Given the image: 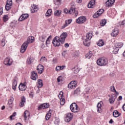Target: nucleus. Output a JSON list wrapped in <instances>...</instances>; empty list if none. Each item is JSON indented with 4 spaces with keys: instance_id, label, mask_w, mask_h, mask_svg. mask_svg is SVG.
<instances>
[{
    "instance_id": "obj_11",
    "label": "nucleus",
    "mask_w": 125,
    "mask_h": 125,
    "mask_svg": "<svg viewBox=\"0 0 125 125\" xmlns=\"http://www.w3.org/2000/svg\"><path fill=\"white\" fill-rule=\"evenodd\" d=\"M43 66L42 64H39L37 66V71L38 72V74H39V75H41L43 72Z\"/></svg>"
},
{
    "instance_id": "obj_20",
    "label": "nucleus",
    "mask_w": 125,
    "mask_h": 125,
    "mask_svg": "<svg viewBox=\"0 0 125 125\" xmlns=\"http://www.w3.org/2000/svg\"><path fill=\"white\" fill-rule=\"evenodd\" d=\"M119 29L117 28H115L112 30V32L111 33L112 37H117V36H118V34H119Z\"/></svg>"
},
{
    "instance_id": "obj_25",
    "label": "nucleus",
    "mask_w": 125,
    "mask_h": 125,
    "mask_svg": "<svg viewBox=\"0 0 125 125\" xmlns=\"http://www.w3.org/2000/svg\"><path fill=\"white\" fill-rule=\"evenodd\" d=\"M31 11L32 13L38 11V6L36 5H32L31 6Z\"/></svg>"
},
{
    "instance_id": "obj_23",
    "label": "nucleus",
    "mask_w": 125,
    "mask_h": 125,
    "mask_svg": "<svg viewBox=\"0 0 125 125\" xmlns=\"http://www.w3.org/2000/svg\"><path fill=\"white\" fill-rule=\"evenodd\" d=\"M72 21H73L72 19L65 21V24L62 26V29H64V28H66V27H67L69 24H71Z\"/></svg>"
},
{
    "instance_id": "obj_21",
    "label": "nucleus",
    "mask_w": 125,
    "mask_h": 125,
    "mask_svg": "<svg viewBox=\"0 0 125 125\" xmlns=\"http://www.w3.org/2000/svg\"><path fill=\"white\" fill-rule=\"evenodd\" d=\"M95 4V0H91L88 4V8H93Z\"/></svg>"
},
{
    "instance_id": "obj_61",
    "label": "nucleus",
    "mask_w": 125,
    "mask_h": 125,
    "mask_svg": "<svg viewBox=\"0 0 125 125\" xmlns=\"http://www.w3.org/2000/svg\"><path fill=\"white\" fill-rule=\"evenodd\" d=\"M63 95V92H61L60 93V95H59V97H62V96Z\"/></svg>"
},
{
    "instance_id": "obj_6",
    "label": "nucleus",
    "mask_w": 125,
    "mask_h": 125,
    "mask_svg": "<svg viewBox=\"0 0 125 125\" xmlns=\"http://www.w3.org/2000/svg\"><path fill=\"white\" fill-rule=\"evenodd\" d=\"M72 119H73V114L68 113L65 115L64 117V121L66 122V123H69V122L71 121Z\"/></svg>"
},
{
    "instance_id": "obj_60",
    "label": "nucleus",
    "mask_w": 125,
    "mask_h": 125,
    "mask_svg": "<svg viewBox=\"0 0 125 125\" xmlns=\"http://www.w3.org/2000/svg\"><path fill=\"white\" fill-rule=\"evenodd\" d=\"M69 43H66L65 44H64V47H65L66 48H67V47H69Z\"/></svg>"
},
{
    "instance_id": "obj_36",
    "label": "nucleus",
    "mask_w": 125,
    "mask_h": 125,
    "mask_svg": "<svg viewBox=\"0 0 125 125\" xmlns=\"http://www.w3.org/2000/svg\"><path fill=\"white\" fill-rule=\"evenodd\" d=\"M8 19H9V18L8 17V15H5L3 17V20L4 22H6V21H8Z\"/></svg>"
},
{
    "instance_id": "obj_10",
    "label": "nucleus",
    "mask_w": 125,
    "mask_h": 125,
    "mask_svg": "<svg viewBox=\"0 0 125 125\" xmlns=\"http://www.w3.org/2000/svg\"><path fill=\"white\" fill-rule=\"evenodd\" d=\"M12 59H10V58H6L4 60V64L7 65V66H10L11 64H12Z\"/></svg>"
},
{
    "instance_id": "obj_4",
    "label": "nucleus",
    "mask_w": 125,
    "mask_h": 125,
    "mask_svg": "<svg viewBox=\"0 0 125 125\" xmlns=\"http://www.w3.org/2000/svg\"><path fill=\"white\" fill-rule=\"evenodd\" d=\"M70 108L71 112H73V113H78V112H79V106H78V104L75 103H72L70 105Z\"/></svg>"
},
{
    "instance_id": "obj_59",
    "label": "nucleus",
    "mask_w": 125,
    "mask_h": 125,
    "mask_svg": "<svg viewBox=\"0 0 125 125\" xmlns=\"http://www.w3.org/2000/svg\"><path fill=\"white\" fill-rule=\"evenodd\" d=\"M29 96L31 98H33L34 97V94L33 93L29 94Z\"/></svg>"
},
{
    "instance_id": "obj_32",
    "label": "nucleus",
    "mask_w": 125,
    "mask_h": 125,
    "mask_svg": "<svg viewBox=\"0 0 125 125\" xmlns=\"http://www.w3.org/2000/svg\"><path fill=\"white\" fill-rule=\"evenodd\" d=\"M113 117L115 118H118V117L120 116V114L119 113V111L117 110H114L113 113Z\"/></svg>"
},
{
    "instance_id": "obj_49",
    "label": "nucleus",
    "mask_w": 125,
    "mask_h": 125,
    "mask_svg": "<svg viewBox=\"0 0 125 125\" xmlns=\"http://www.w3.org/2000/svg\"><path fill=\"white\" fill-rule=\"evenodd\" d=\"M110 89H111V91H112L113 92H116V89L115 88V86H111L110 87Z\"/></svg>"
},
{
    "instance_id": "obj_39",
    "label": "nucleus",
    "mask_w": 125,
    "mask_h": 125,
    "mask_svg": "<svg viewBox=\"0 0 125 125\" xmlns=\"http://www.w3.org/2000/svg\"><path fill=\"white\" fill-rule=\"evenodd\" d=\"M51 38H52V37L51 36H50L46 40V45H47V44H49V43L50 42V40H51Z\"/></svg>"
},
{
    "instance_id": "obj_5",
    "label": "nucleus",
    "mask_w": 125,
    "mask_h": 125,
    "mask_svg": "<svg viewBox=\"0 0 125 125\" xmlns=\"http://www.w3.org/2000/svg\"><path fill=\"white\" fill-rule=\"evenodd\" d=\"M78 85V81H72L68 85V87L69 89H74Z\"/></svg>"
},
{
    "instance_id": "obj_41",
    "label": "nucleus",
    "mask_w": 125,
    "mask_h": 125,
    "mask_svg": "<svg viewBox=\"0 0 125 125\" xmlns=\"http://www.w3.org/2000/svg\"><path fill=\"white\" fill-rule=\"evenodd\" d=\"M107 23V21L106 20H104L101 21V26L103 27V26H105V24Z\"/></svg>"
},
{
    "instance_id": "obj_8",
    "label": "nucleus",
    "mask_w": 125,
    "mask_h": 125,
    "mask_svg": "<svg viewBox=\"0 0 125 125\" xmlns=\"http://www.w3.org/2000/svg\"><path fill=\"white\" fill-rule=\"evenodd\" d=\"M19 88L20 90L21 91H24L25 89H27V85L26 82L24 83H21L19 86Z\"/></svg>"
},
{
    "instance_id": "obj_42",
    "label": "nucleus",
    "mask_w": 125,
    "mask_h": 125,
    "mask_svg": "<svg viewBox=\"0 0 125 125\" xmlns=\"http://www.w3.org/2000/svg\"><path fill=\"white\" fill-rule=\"evenodd\" d=\"M116 45L118 48H121V47H123V45H124V43L123 42L117 43Z\"/></svg>"
},
{
    "instance_id": "obj_34",
    "label": "nucleus",
    "mask_w": 125,
    "mask_h": 125,
    "mask_svg": "<svg viewBox=\"0 0 125 125\" xmlns=\"http://www.w3.org/2000/svg\"><path fill=\"white\" fill-rule=\"evenodd\" d=\"M13 101H14V98L13 97L11 96L10 99L8 102V104L9 105H11L12 103H13Z\"/></svg>"
},
{
    "instance_id": "obj_45",
    "label": "nucleus",
    "mask_w": 125,
    "mask_h": 125,
    "mask_svg": "<svg viewBox=\"0 0 125 125\" xmlns=\"http://www.w3.org/2000/svg\"><path fill=\"white\" fill-rule=\"evenodd\" d=\"M60 104L62 106H63L65 104V99H60Z\"/></svg>"
},
{
    "instance_id": "obj_9",
    "label": "nucleus",
    "mask_w": 125,
    "mask_h": 125,
    "mask_svg": "<svg viewBox=\"0 0 125 125\" xmlns=\"http://www.w3.org/2000/svg\"><path fill=\"white\" fill-rule=\"evenodd\" d=\"M35 42V37L34 36H29L26 41V42H24L27 44V45H29V43H32Z\"/></svg>"
},
{
    "instance_id": "obj_40",
    "label": "nucleus",
    "mask_w": 125,
    "mask_h": 125,
    "mask_svg": "<svg viewBox=\"0 0 125 125\" xmlns=\"http://www.w3.org/2000/svg\"><path fill=\"white\" fill-rule=\"evenodd\" d=\"M50 117H51V113H47L45 116V119L46 120V121H48V120L50 119Z\"/></svg>"
},
{
    "instance_id": "obj_53",
    "label": "nucleus",
    "mask_w": 125,
    "mask_h": 125,
    "mask_svg": "<svg viewBox=\"0 0 125 125\" xmlns=\"http://www.w3.org/2000/svg\"><path fill=\"white\" fill-rule=\"evenodd\" d=\"M118 51H119V48L118 47H117L114 50L113 52H114V53L116 54V53H118Z\"/></svg>"
},
{
    "instance_id": "obj_16",
    "label": "nucleus",
    "mask_w": 125,
    "mask_h": 125,
    "mask_svg": "<svg viewBox=\"0 0 125 125\" xmlns=\"http://www.w3.org/2000/svg\"><path fill=\"white\" fill-rule=\"evenodd\" d=\"M49 107V104H43L38 107V110H41V109H46Z\"/></svg>"
},
{
    "instance_id": "obj_58",
    "label": "nucleus",
    "mask_w": 125,
    "mask_h": 125,
    "mask_svg": "<svg viewBox=\"0 0 125 125\" xmlns=\"http://www.w3.org/2000/svg\"><path fill=\"white\" fill-rule=\"evenodd\" d=\"M3 9L2 8L0 7V15H1L3 13Z\"/></svg>"
},
{
    "instance_id": "obj_22",
    "label": "nucleus",
    "mask_w": 125,
    "mask_h": 125,
    "mask_svg": "<svg viewBox=\"0 0 125 125\" xmlns=\"http://www.w3.org/2000/svg\"><path fill=\"white\" fill-rule=\"evenodd\" d=\"M79 24H83V23H84L86 21V18L84 16H82L79 17Z\"/></svg>"
},
{
    "instance_id": "obj_18",
    "label": "nucleus",
    "mask_w": 125,
    "mask_h": 125,
    "mask_svg": "<svg viewBox=\"0 0 125 125\" xmlns=\"http://www.w3.org/2000/svg\"><path fill=\"white\" fill-rule=\"evenodd\" d=\"M29 17V15L28 14H22L19 19V21H23V20H25L27 19Z\"/></svg>"
},
{
    "instance_id": "obj_12",
    "label": "nucleus",
    "mask_w": 125,
    "mask_h": 125,
    "mask_svg": "<svg viewBox=\"0 0 125 125\" xmlns=\"http://www.w3.org/2000/svg\"><path fill=\"white\" fill-rule=\"evenodd\" d=\"M27 47H28V44L24 42L21 47V53H24V52L26 51V49H27Z\"/></svg>"
},
{
    "instance_id": "obj_50",
    "label": "nucleus",
    "mask_w": 125,
    "mask_h": 125,
    "mask_svg": "<svg viewBox=\"0 0 125 125\" xmlns=\"http://www.w3.org/2000/svg\"><path fill=\"white\" fill-rule=\"evenodd\" d=\"M64 12L66 13V14H68V13L70 14V11L69 10H68V9L67 8L64 9Z\"/></svg>"
},
{
    "instance_id": "obj_51",
    "label": "nucleus",
    "mask_w": 125,
    "mask_h": 125,
    "mask_svg": "<svg viewBox=\"0 0 125 125\" xmlns=\"http://www.w3.org/2000/svg\"><path fill=\"white\" fill-rule=\"evenodd\" d=\"M74 74H78L79 73V68L78 67L77 68L76 67L74 68Z\"/></svg>"
},
{
    "instance_id": "obj_37",
    "label": "nucleus",
    "mask_w": 125,
    "mask_h": 125,
    "mask_svg": "<svg viewBox=\"0 0 125 125\" xmlns=\"http://www.w3.org/2000/svg\"><path fill=\"white\" fill-rule=\"evenodd\" d=\"M54 1L56 5H60L61 4V0H54Z\"/></svg>"
},
{
    "instance_id": "obj_28",
    "label": "nucleus",
    "mask_w": 125,
    "mask_h": 125,
    "mask_svg": "<svg viewBox=\"0 0 125 125\" xmlns=\"http://www.w3.org/2000/svg\"><path fill=\"white\" fill-rule=\"evenodd\" d=\"M54 14L55 16H58V17H59V16H60V15H61V14H62V11H61V10H56L54 12Z\"/></svg>"
},
{
    "instance_id": "obj_64",
    "label": "nucleus",
    "mask_w": 125,
    "mask_h": 125,
    "mask_svg": "<svg viewBox=\"0 0 125 125\" xmlns=\"http://www.w3.org/2000/svg\"><path fill=\"white\" fill-rule=\"evenodd\" d=\"M13 117V115H11L10 116V121H12V117Z\"/></svg>"
},
{
    "instance_id": "obj_62",
    "label": "nucleus",
    "mask_w": 125,
    "mask_h": 125,
    "mask_svg": "<svg viewBox=\"0 0 125 125\" xmlns=\"http://www.w3.org/2000/svg\"><path fill=\"white\" fill-rule=\"evenodd\" d=\"M109 124H113L114 123V121H113V119H111L109 122Z\"/></svg>"
},
{
    "instance_id": "obj_13",
    "label": "nucleus",
    "mask_w": 125,
    "mask_h": 125,
    "mask_svg": "<svg viewBox=\"0 0 125 125\" xmlns=\"http://www.w3.org/2000/svg\"><path fill=\"white\" fill-rule=\"evenodd\" d=\"M79 12L77 11H76L75 8L73 7H71L70 9L69 10V14H74L75 17L78 16Z\"/></svg>"
},
{
    "instance_id": "obj_57",
    "label": "nucleus",
    "mask_w": 125,
    "mask_h": 125,
    "mask_svg": "<svg viewBox=\"0 0 125 125\" xmlns=\"http://www.w3.org/2000/svg\"><path fill=\"white\" fill-rule=\"evenodd\" d=\"M56 70L57 71V72H58L59 71H60V67L59 66H56Z\"/></svg>"
},
{
    "instance_id": "obj_33",
    "label": "nucleus",
    "mask_w": 125,
    "mask_h": 125,
    "mask_svg": "<svg viewBox=\"0 0 125 125\" xmlns=\"http://www.w3.org/2000/svg\"><path fill=\"white\" fill-rule=\"evenodd\" d=\"M86 58H87L88 59H89L91 58V56H92V52L91 51H90L88 53H87L86 55Z\"/></svg>"
},
{
    "instance_id": "obj_54",
    "label": "nucleus",
    "mask_w": 125,
    "mask_h": 125,
    "mask_svg": "<svg viewBox=\"0 0 125 125\" xmlns=\"http://www.w3.org/2000/svg\"><path fill=\"white\" fill-rule=\"evenodd\" d=\"M79 93V88H77L75 90H74V94H78Z\"/></svg>"
},
{
    "instance_id": "obj_14",
    "label": "nucleus",
    "mask_w": 125,
    "mask_h": 125,
    "mask_svg": "<svg viewBox=\"0 0 125 125\" xmlns=\"http://www.w3.org/2000/svg\"><path fill=\"white\" fill-rule=\"evenodd\" d=\"M30 112L28 110H26L23 113V118L24 121H27V120H29V118H30Z\"/></svg>"
},
{
    "instance_id": "obj_35",
    "label": "nucleus",
    "mask_w": 125,
    "mask_h": 125,
    "mask_svg": "<svg viewBox=\"0 0 125 125\" xmlns=\"http://www.w3.org/2000/svg\"><path fill=\"white\" fill-rule=\"evenodd\" d=\"M52 12V11L51 10V9H48L45 14V16L47 17H49V16H50V15H51Z\"/></svg>"
},
{
    "instance_id": "obj_7",
    "label": "nucleus",
    "mask_w": 125,
    "mask_h": 125,
    "mask_svg": "<svg viewBox=\"0 0 125 125\" xmlns=\"http://www.w3.org/2000/svg\"><path fill=\"white\" fill-rule=\"evenodd\" d=\"M104 12V9H100L97 12H96L93 16V18H97V17L100 16Z\"/></svg>"
},
{
    "instance_id": "obj_46",
    "label": "nucleus",
    "mask_w": 125,
    "mask_h": 125,
    "mask_svg": "<svg viewBox=\"0 0 125 125\" xmlns=\"http://www.w3.org/2000/svg\"><path fill=\"white\" fill-rule=\"evenodd\" d=\"M5 40L3 39L1 41V46H4L5 45Z\"/></svg>"
},
{
    "instance_id": "obj_15",
    "label": "nucleus",
    "mask_w": 125,
    "mask_h": 125,
    "mask_svg": "<svg viewBox=\"0 0 125 125\" xmlns=\"http://www.w3.org/2000/svg\"><path fill=\"white\" fill-rule=\"evenodd\" d=\"M16 86H17V79H16V78H15L13 79L12 81V88L15 91V90H16Z\"/></svg>"
},
{
    "instance_id": "obj_17",
    "label": "nucleus",
    "mask_w": 125,
    "mask_h": 125,
    "mask_svg": "<svg viewBox=\"0 0 125 125\" xmlns=\"http://www.w3.org/2000/svg\"><path fill=\"white\" fill-rule=\"evenodd\" d=\"M115 3V0H108L106 3V6L107 7H111Z\"/></svg>"
},
{
    "instance_id": "obj_27",
    "label": "nucleus",
    "mask_w": 125,
    "mask_h": 125,
    "mask_svg": "<svg viewBox=\"0 0 125 125\" xmlns=\"http://www.w3.org/2000/svg\"><path fill=\"white\" fill-rule=\"evenodd\" d=\"M43 85V84L42 83V80L39 79L37 82V87L41 88V87H42Z\"/></svg>"
},
{
    "instance_id": "obj_3",
    "label": "nucleus",
    "mask_w": 125,
    "mask_h": 125,
    "mask_svg": "<svg viewBox=\"0 0 125 125\" xmlns=\"http://www.w3.org/2000/svg\"><path fill=\"white\" fill-rule=\"evenodd\" d=\"M97 63L99 66H106L108 64V60L106 58H102L97 60Z\"/></svg>"
},
{
    "instance_id": "obj_38",
    "label": "nucleus",
    "mask_w": 125,
    "mask_h": 125,
    "mask_svg": "<svg viewBox=\"0 0 125 125\" xmlns=\"http://www.w3.org/2000/svg\"><path fill=\"white\" fill-rule=\"evenodd\" d=\"M12 7V5H8L7 4H6L5 8L6 10L8 11L9 9H10Z\"/></svg>"
},
{
    "instance_id": "obj_56",
    "label": "nucleus",
    "mask_w": 125,
    "mask_h": 125,
    "mask_svg": "<svg viewBox=\"0 0 125 125\" xmlns=\"http://www.w3.org/2000/svg\"><path fill=\"white\" fill-rule=\"evenodd\" d=\"M59 67H60V71H61V70H63V69H64V68H65L66 66L62 65V66H59Z\"/></svg>"
},
{
    "instance_id": "obj_2",
    "label": "nucleus",
    "mask_w": 125,
    "mask_h": 125,
    "mask_svg": "<svg viewBox=\"0 0 125 125\" xmlns=\"http://www.w3.org/2000/svg\"><path fill=\"white\" fill-rule=\"evenodd\" d=\"M93 35L92 33H87L86 34L85 39L84 41L83 42L84 45L85 46H89L90 45V40L92 38Z\"/></svg>"
},
{
    "instance_id": "obj_43",
    "label": "nucleus",
    "mask_w": 125,
    "mask_h": 125,
    "mask_svg": "<svg viewBox=\"0 0 125 125\" xmlns=\"http://www.w3.org/2000/svg\"><path fill=\"white\" fill-rule=\"evenodd\" d=\"M115 99L116 98L114 99L113 97H112L111 98H109L108 101L110 104H112V103H114V102H115Z\"/></svg>"
},
{
    "instance_id": "obj_26",
    "label": "nucleus",
    "mask_w": 125,
    "mask_h": 125,
    "mask_svg": "<svg viewBox=\"0 0 125 125\" xmlns=\"http://www.w3.org/2000/svg\"><path fill=\"white\" fill-rule=\"evenodd\" d=\"M31 79L32 80H33V81H36L37 79H38V74H37V73H35L34 71L32 72L31 76Z\"/></svg>"
},
{
    "instance_id": "obj_29",
    "label": "nucleus",
    "mask_w": 125,
    "mask_h": 125,
    "mask_svg": "<svg viewBox=\"0 0 125 125\" xmlns=\"http://www.w3.org/2000/svg\"><path fill=\"white\" fill-rule=\"evenodd\" d=\"M45 39H46V35L45 34L42 35L39 38L40 41L42 42H45Z\"/></svg>"
},
{
    "instance_id": "obj_30",
    "label": "nucleus",
    "mask_w": 125,
    "mask_h": 125,
    "mask_svg": "<svg viewBox=\"0 0 125 125\" xmlns=\"http://www.w3.org/2000/svg\"><path fill=\"white\" fill-rule=\"evenodd\" d=\"M97 45L99 46H103L104 45V41L103 40H100L97 42Z\"/></svg>"
},
{
    "instance_id": "obj_1",
    "label": "nucleus",
    "mask_w": 125,
    "mask_h": 125,
    "mask_svg": "<svg viewBox=\"0 0 125 125\" xmlns=\"http://www.w3.org/2000/svg\"><path fill=\"white\" fill-rule=\"evenodd\" d=\"M68 37V34L66 32H63L59 37L56 36L54 39H53L52 43L54 46H60L61 44L65 42V40Z\"/></svg>"
},
{
    "instance_id": "obj_48",
    "label": "nucleus",
    "mask_w": 125,
    "mask_h": 125,
    "mask_svg": "<svg viewBox=\"0 0 125 125\" xmlns=\"http://www.w3.org/2000/svg\"><path fill=\"white\" fill-rule=\"evenodd\" d=\"M6 4L12 5V0H7V3Z\"/></svg>"
},
{
    "instance_id": "obj_19",
    "label": "nucleus",
    "mask_w": 125,
    "mask_h": 125,
    "mask_svg": "<svg viewBox=\"0 0 125 125\" xmlns=\"http://www.w3.org/2000/svg\"><path fill=\"white\" fill-rule=\"evenodd\" d=\"M102 105H103V102L102 101L100 102L97 104L98 112L101 113L102 111Z\"/></svg>"
},
{
    "instance_id": "obj_31",
    "label": "nucleus",
    "mask_w": 125,
    "mask_h": 125,
    "mask_svg": "<svg viewBox=\"0 0 125 125\" xmlns=\"http://www.w3.org/2000/svg\"><path fill=\"white\" fill-rule=\"evenodd\" d=\"M27 63L28 64V65H31L33 62H34V59L33 58H29L27 59Z\"/></svg>"
},
{
    "instance_id": "obj_24",
    "label": "nucleus",
    "mask_w": 125,
    "mask_h": 125,
    "mask_svg": "<svg viewBox=\"0 0 125 125\" xmlns=\"http://www.w3.org/2000/svg\"><path fill=\"white\" fill-rule=\"evenodd\" d=\"M26 102V98L22 97L21 99V101L20 104V107H24L25 103Z\"/></svg>"
},
{
    "instance_id": "obj_47",
    "label": "nucleus",
    "mask_w": 125,
    "mask_h": 125,
    "mask_svg": "<svg viewBox=\"0 0 125 125\" xmlns=\"http://www.w3.org/2000/svg\"><path fill=\"white\" fill-rule=\"evenodd\" d=\"M119 25H120L121 26H124V27H125V21H120Z\"/></svg>"
},
{
    "instance_id": "obj_55",
    "label": "nucleus",
    "mask_w": 125,
    "mask_h": 125,
    "mask_svg": "<svg viewBox=\"0 0 125 125\" xmlns=\"http://www.w3.org/2000/svg\"><path fill=\"white\" fill-rule=\"evenodd\" d=\"M10 27H11L12 28H15V23H14V22L11 23Z\"/></svg>"
},
{
    "instance_id": "obj_52",
    "label": "nucleus",
    "mask_w": 125,
    "mask_h": 125,
    "mask_svg": "<svg viewBox=\"0 0 125 125\" xmlns=\"http://www.w3.org/2000/svg\"><path fill=\"white\" fill-rule=\"evenodd\" d=\"M45 60H46V59L45 57H42L40 60V62H41V63H42L44 61H45Z\"/></svg>"
},
{
    "instance_id": "obj_44",
    "label": "nucleus",
    "mask_w": 125,
    "mask_h": 125,
    "mask_svg": "<svg viewBox=\"0 0 125 125\" xmlns=\"http://www.w3.org/2000/svg\"><path fill=\"white\" fill-rule=\"evenodd\" d=\"M57 82L58 83H61V82H63V77H62V76H59L57 78Z\"/></svg>"
},
{
    "instance_id": "obj_63",
    "label": "nucleus",
    "mask_w": 125,
    "mask_h": 125,
    "mask_svg": "<svg viewBox=\"0 0 125 125\" xmlns=\"http://www.w3.org/2000/svg\"><path fill=\"white\" fill-rule=\"evenodd\" d=\"M118 99L119 100H122V99H123V97H122V96H119Z\"/></svg>"
}]
</instances>
